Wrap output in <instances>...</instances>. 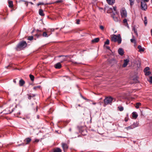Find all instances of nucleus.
Wrapping results in <instances>:
<instances>
[{"label":"nucleus","mask_w":152,"mask_h":152,"mask_svg":"<svg viewBox=\"0 0 152 152\" xmlns=\"http://www.w3.org/2000/svg\"><path fill=\"white\" fill-rule=\"evenodd\" d=\"M93 104H96V103H93Z\"/></svg>","instance_id":"57"},{"label":"nucleus","mask_w":152,"mask_h":152,"mask_svg":"<svg viewBox=\"0 0 152 152\" xmlns=\"http://www.w3.org/2000/svg\"><path fill=\"white\" fill-rule=\"evenodd\" d=\"M141 8L142 10L145 11L147 8V5L145 2L144 1H143V0H141Z\"/></svg>","instance_id":"5"},{"label":"nucleus","mask_w":152,"mask_h":152,"mask_svg":"<svg viewBox=\"0 0 152 152\" xmlns=\"http://www.w3.org/2000/svg\"><path fill=\"white\" fill-rule=\"evenodd\" d=\"M61 150L59 148H57L54 149L53 152H61Z\"/></svg>","instance_id":"23"},{"label":"nucleus","mask_w":152,"mask_h":152,"mask_svg":"<svg viewBox=\"0 0 152 152\" xmlns=\"http://www.w3.org/2000/svg\"><path fill=\"white\" fill-rule=\"evenodd\" d=\"M111 17L113 18L114 21L116 22H119L120 21L119 15L117 12L113 13L111 14Z\"/></svg>","instance_id":"2"},{"label":"nucleus","mask_w":152,"mask_h":152,"mask_svg":"<svg viewBox=\"0 0 152 152\" xmlns=\"http://www.w3.org/2000/svg\"><path fill=\"white\" fill-rule=\"evenodd\" d=\"M151 35H152V28L151 29Z\"/></svg>","instance_id":"54"},{"label":"nucleus","mask_w":152,"mask_h":152,"mask_svg":"<svg viewBox=\"0 0 152 152\" xmlns=\"http://www.w3.org/2000/svg\"><path fill=\"white\" fill-rule=\"evenodd\" d=\"M149 69V67H146L144 69V72H147L148 71Z\"/></svg>","instance_id":"32"},{"label":"nucleus","mask_w":152,"mask_h":152,"mask_svg":"<svg viewBox=\"0 0 152 152\" xmlns=\"http://www.w3.org/2000/svg\"><path fill=\"white\" fill-rule=\"evenodd\" d=\"M132 125L130 126H129L126 127L125 128V129H126L127 130H129L130 129H133V128H132Z\"/></svg>","instance_id":"29"},{"label":"nucleus","mask_w":152,"mask_h":152,"mask_svg":"<svg viewBox=\"0 0 152 152\" xmlns=\"http://www.w3.org/2000/svg\"><path fill=\"white\" fill-rule=\"evenodd\" d=\"M132 116L133 118L136 119L138 116V115L136 112H133L132 113Z\"/></svg>","instance_id":"14"},{"label":"nucleus","mask_w":152,"mask_h":152,"mask_svg":"<svg viewBox=\"0 0 152 152\" xmlns=\"http://www.w3.org/2000/svg\"><path fill=\"white\" fill-rule=\"evenodd\" d=\"M54 29H51V31H54Z\"/></svg>","instance_id":"50"},{"label":"nucleus","mask_w":152,"mask_h":152,"mask_svg":"<svg viewBox=\"0 0 152 152\" xmlns=\"http://www.w3.org/2000/svg\"><path fill=\"white\" fill-rule=\"evenodd\" d=\"M113 100V98L111 97H106L104 100L105 105L110 104L112 103Z\"/></svg>","instance_id":"4"},{"label":"nucleus","mask_w":152,"mask_h":152,"mask_svg":"<svg viewBox=\"0 0 152 152\" xmlns=\"http://www.w3.org/2000/svg\"><path fill=\"white\" fill-rule=\"evenodd\" d=\"M61 56H59V57H61Z\"/></svg>","instance_id":"60"},{"label":"nucleus","mask_w":152,"mask_h":152,"mask_svg":"<svg viewBox=\"0 0 152 152\" xmlns=\"http://www.w3.org/2000/svg\"><path fill=\"white\" fill-rule=\"evenodd\" d=\"M133 80L134 81L133 83H137L138 82V80L136 78L133 79Z\"/></svg>","instance_id":"33"},{"label":"nucleus","mask_w":152,"mask_h":152,"mask_svg":"<svg viewBox=\"0 0 152 152\" xmlns=\"http://www.w3.org/2000/svg\"><path fill=\"white\" fill-rule=\"evenodd\" d=\"M106 48L107 49H110V47H109V46H107L106 47Z\"/></svg>","instance_id":"47"},{"label":"nucleus","mask_w":152,"mask_h":152,"mask_svg":"<svg viewBox=\"0 0 152 152\" xmlns=\"http://www.w3.org/2000/svg\"><path fill=\"white\" fill-rule=\"evenodd\" d=\"M39 141V140L38 139H36L35 140V142H38Z\"/></svg>","instance_id":"43"},{"label":"nucleus","mask_w":152,"mask_h":152,"mask_svg":"<svg viewBox=\"0 0 152 152\" xmlns=\"http://www.w3.org/2000/svg\"><path fill=\"white\" fill-rule=\"evenodd\" d=\"M148 80L152 84V76L150 77Z\"/></svg>","instance_id":"30"},{"label":"nucleus","mask_w":152,"mask_h":152,"mask_svg":"<svg viewBox=\"0 0 152 152\" xmlns=\"http://www.w3.org/2000/svg\"><path fill=\"white\" fill-rule=\"evenodd\" d=\"M139 125V123L137 122H134L133 123V124H132V128H134L138 126Z\"/></svg>","instance_id":"15"},{"label":"nucleus","mask_w":152,"mask_h":152,"mask_svg":"<svg viewBox=\"0 0 152 152\" xmlns=\"http://www.w3.org/2000/svg\"><path fill=\"white\" fill-rule=\"evenodd\" d=\"M118 108L120 111H122L124 110V108L122 107H119Z\"/></svg>","instance_id":"35"},{"label":"nucleus","mask_w":152,"mask_h":152,"mask_svg":"<svg viewBox=\"0 0 152 152\" xmlns=\"http://www.w3.org/2000/svg\"><path fill=\"white\" fill-rule=\"evenodd\" d=\"M29 77L31 80L32 81H33L34 79V76L33 75H30Z\"/></svg>","instance_id":"27"},{"label":"nucleus","mask_w":152,"mask_h":152,"mask_svg":"<svg viewBox=\"0 0 152 152\" xmlns=\"http://www.w3.org/2000/svg\"><path fill=\"white\" fill-rule=\"evenodd\" d=\"M27 45V43L25 41H22L20 42L18 45L16 49L17 50L25 48Z\"/></svg>","instance_id":"3"},{"label":"nucleus","mask_w":152,"mask_h":152,"mask_svg":"<svg viewBox=\"0 0 152 152\" xmlns=\"http://www.w3.org/2000/svg\"><path fill=\"white\" fill-rule=\"evenodd\" d=\"M111 40L114 42H117L118 44H120L122 41L121 35L120 34L117 35L114 34L111 36Z\"/></svg>","instance_id":"1"},{"label":"nucleus","mask_w":152,"mask_h":152,"mask_svg":"<svg viewBox=\"0 0 152 152\" xmlns=\"http://www.w3.org/2000/svg\"><path fill=\"white\" fill-rule=\"evenodd\" d=\"M118 53L121 56H123L124 54V51L121 48L119 49L118 50Z\"/></svg>","instance_id":"11"},{"label":"nucleus","mask_w":152,"mask_h":152,"mask_svg":"<svg viewBox=\"0 0 152 152\" xmlns=\"http://www.w3.org/2000/svg\"><path fill=\"white\" fill-rule=\"evenodd\" d=\"M123 23L124 25L127 27H129L128 25L127 22V20L126 19H124L123 21Z\"/></svg>","instance_id":"22"},{"label":"nucleus","mask_w":152,"mask_h":152,"mask_svg":"<svg viewBox=\"0 0 152 152\" xmlns=\"http://www.w3.org/2000/svg\"><path fill=\"white\" fill-rule=\"evenodd\" d=\"M62 2V0H58L56 1V3H61Z\"/></svg>","instance_id":"40"},{"label":"nucleus","mask_w":152,"mask_h":152,"mask_svg":"<svg viewBox=\"0 0 152 152\" xmlns=\"http://www.w3.org/2000/svg\"><path fill=\"white\" fill-rule=\"evenodd\" d=\"M35 36H37V37H39V36H38L37 35V34H36V35H35Z\"/></svg>","instance_id":"55"},{"label":"nucleus","mask_w":152,"mask_h":152,"mask_svg":"<svg viewBox=\"0 0 152 152\" xmlns=\"http://www.w3.org/2000/svg\"><path fill=\"white\" fill-rule=\"evenodd\" d=\"M62 147L64 151H65V150H66L68 148V146L67 144L65 143H63L62 144Z\"/></svg>","instance_id":"10"},{"label":"nucleus","mask_w":152,"mask_h":152,"mask_svg":"<svg viewBox=\"0 0 152 152\" xmlns=\"http://www.w3.org/2000/svg\"><path fill=\"white\" fill-rule=\"evenodd\" d=\"M31 140V139L30 138H28L24 140L26 144H28Z\"/></svg>","instance_id":"16"},{"label":"nucleus","mask_w":152,"mask_h":152,"mask_svg":"<svg viewBox=\"0 0 152 152\" xmlns=\"http://www.w3.org/2000/svg\"><path fill=\"white\" fill-rule=\"evenodd\" d=\"M39 14L40 15L42 16H44V14L43 13V11L42 9H40L39 10Z\"/></svg>","instance_id":"18"},{"label":"nucleus","mask_w":152,"mask_h":152,"mask_svg":"<svg viewBox=\"0 0 152 152\" xmlns=\"http://www.w3.org/2000/svg\"><path fill=\"white\" fill-rule=\"evenodd\" d=\"M129 61V60L128 59H125L124 60V63L123 65V66L124 67H126L128 64V63Z\"/></svg>","instance_id":"8"},{"label":"nucleus","mask_w":152,"mask_h":152,"mask_svg":"<svg viewBox=\"0 0 152 152\" xmlns=\"http://www.w3.org/2000/svg\"><path fill=\"white\" fill-rule=\"evenodd\" d=\"M44 4L43 3H42V2H39V3H38L37 4V5L38 6H39V5H44Z\"/></svg>","instance_id":"39"},{"label":"nucleus","mask_w":152,"mask_h":152,"mask_svg":"<svg viewBox=\"0 0 152 152\" xmlns=\"http://www.w3.org/2000/svg\"><path fill=\"white\" fill-rule=\"evenodd\" d=\"M42 36L44 37H48L47 33L45 32H44L43 33Z\"/></svg>","instance_id":"28"},{"label":"nucleus","mask_w":152,"mask_h":152,"mask_svg":"<svg viewBox=\"0 0 152 152\" xmlns=\"http://www.w3.org/2000/svg\"><path fill=\"white\" fill-rule=\"evenodd\" d=\"M99 38H96L92 40L91 42L93 43H96L98 42L99 41Z\"/></svg>","instance_id":"20"},{"label":"nucleus","mask_w":152,"mask_h":152,"mask_svg":"<svg viewBox=\"0 0 152 152\" xmlns=\"http://www.w3.org/2000/svg\"><path fill=\"white\" fill-rule=\"evenodd\" d=\"M129 4L131 7H132L134 4V0H129ZM137 3H139L140 0H136Z\"/></svg>","instance_id":"7"},{"label":"nucleus","mask_w":152,"mask_h":152,"mask_svg":"<svg viewBox=\"0 0 152 152\" xmlns=\"http://www.w3.org/2000/svg\"><path fill=\"white\" fill-rule=\"evenodd\" d=\"M132 30L134 31V32L135 33L136 35L138 36V34L137 33V31L136 29L134 27H133L132 29Z\"/></svg>","instance_id":"25"},{"label":"nucleus","mask_w":152,"mask_h":152,"mask_svg":"<svg viewBox=\"0 0 152 152\" xmlns=\"http://www.w3.org/2000/svg\"><path fill=\"white\" fill-rule=\"evenodd\" d=\"M80 20H77V22H76V23L77 24H79V23H80Z\"/></svg>","instance_id":"41"},{"label":"nucleus","mask_w":152,"mask_h":152,"mask_svg":"<svg viewBox=\"0 0 152 152\" xmlns=\"http://www.w3.org/2000/svg\"><path fill=\"white\" fill-rule=\"evenodd\" d=\"M25 83V82L22 79H21L19 81V84L20 86H23Z\"/></svg>","instance_id":"12"},{"label":"nucleus","mask_w":152,"mask_h":152,"mask_svg":"<svg viewBox=\"0 0 152 152\" xmlns=\"http://www.w3.org/2000/svg\"><path fill=\"white\" fill-rule=\"evenodd\" d=\"M107 3L110 5H112L115 3V0H107Z\"/></svg>","instance_id":"17"},{"label":"nucleus","mask_w":152,"mask_h":152,"mask_svg":"<svg viewBox=\"0 0 152 152\" xmlns=\"http://www.w3.org/2000/svg\"><path fill=\"white\" fill-rule=\"evenodd\" d=\"M144 23L145 24V25L146 26L147 24V17H145L144 18Z\"/></svg>","instance_id":"26"},{"label":"nucleus","mask_w":152,"mask_h":152,"mask_svg":"<svg viewBox=\"0 0 152 152\" xmlns=\"http://www.w3.org/2000/svg\"><path fill=\"white\" fill-rule=\"evenodd\" d=\"M61 65L60 62H58L54 65V67L56 69H60L61 67Z\"/></svg>","instance_id":"9"},{"label":"nucleus","mask_w":152,"mask_h":152,"mask_svg":"<svg viewBox=\"0 0 152 152\" xmlns=\"http://www.w3.org/2000/svg\"><path fill=\"white\" fill-rule=\"evenodd\" d=\"M72 63L74 64H77V63L76 62L73 61Z\"/></svg>","instance_id":"51"},{"label":"nucleus","mask_w":152,"mask_h":152,"mask_svg":"<svg viewBox=\"0 0 152 152\" xmlns=\"http://www.w3.org/2000/svg\"><path fill=\"white\" fill-rule=\"evenodd\" d=\"M110 43V41L109 39H107L104 43L105 45H109Z\"/></svg>","instance_id":"31"},{"label":"nucleus","mask_w":152,"mask_h":152,"mask_svg":"<svg viewBox=\"0 0 152 152\" xmlns=\"http://www.w3.org/2000/svg\"><path fill=\"white\" fill-rule=\"evenodd\" d=\"M130 41L131 42L134 43L135 44H136V41L134 36H132V38L130 39Z\"/></svg>","instance_id":"19"},{"label":"nucleus","mask_w":152,"mask_h":152,"mask_svg":"<svg viewBox=\"0 0 152 152\" xmlns=\"http://www.w3.org/2000/svg\"><path fill=\"white\" fill-rule=\"evenodd\" d=\"M31 96L30 95H29L28 97V99H31Z\"/></svg>","instance_id":"45"},{"label":"nucleus","mask_w":152,"mask_h":152,"mask_svg":"<svg viewBox=\"0 0 152 152\" xmlns=\"http://www.w3.org/2000/svg\"><path fill=\"white\" fill-rule=\"evenodd\" d=\"M138 48L139 49V51L140 52H143L144 51V49L142 48V46L140 45L138 46Z\"/></svg>","instance_id":"13"},{"label":"nucleus","mask_w":152,"mask_h":152,"mask_svg":"<svg viewBox=\"0 0 152 152\" xmlns=\"http://www.w3.org/2000/svg\"><path fill=\"white\" fill-rule=\"evenodd\" d=\"M121 14L122 18H126L127 16V12L124 8H122L121 10Z\"/></svg>","instance_id":"6"},{"label":"nucleus","mask_w":152,"mask_h":152,"mask_svg":"<svg viewBox=\"0 0 152 152\" xmlns=\"http://www.w3.org/2000/svg\"><path fill=\"white\" fill-rule=\"evenodd\" d=\"M145 72V74L146 75H148L150 74V72L149 71H147Z\"/></svg>","instance_id":"38"},{"label":"nucleus","mask_w":152,"mask_h":152,"mask_svg":"<svg viewBox=\"0 0 152 152\" xmlns=\"http://www.w3.org/2000/svg\"><path fill=\"white\" fill-rule=\"evenodd\" d=\"M3 112L4 113V114H8V113H5V112L4 111H3Z\"/></svg>","instance_id":"49"},{"label":"nucleus","mask_w":152,"mask_h":152,"mask_svg":"<svg viewBox=\"0 0 152 152\" xmlns=\"http://www.w3.org/2000/svg\"><path fill=\"white\" fill-rule=\"evenodd\" d=\"M36 0H34V1H35Z\"/></svg>","instance_id":"61"},{"label":"nucleus","mask_w":152,"mask_h":152,"mask_svg":"<svg viewBox=\"0 0 152 152\" xmlns=\"http://www.w3.org/2000/svg\"><path fill=\"white\" fill-rule=\"evenodd\" d=\"M113 9L114 11H113V12H117V11H116V7H114L113 8Z\"/></svg>","instance_id":"34"},{"label":"nucleus","mask_w":152,"mask_h":152,"mask_svg":"<svg viewBox=\"0 0 152 152\" xmlns=\"http://www.w3.org/2000/svg\"><path fill=\"white\" fill-rule=\"evenodd\" d=\"M151 2L152 3V0H151Z\"/></svg>","instance_id":"59"},{"label":"nucleus","mask_w":152,"mask_h":152,"mask_svg":"<svg viewBox=\"0 0 152 152\" xmlns=\"http://www.w3.org/2000/svg\"><path fill=\"white\" fill-rule=\"evenodd\" d=\"M69 130L70 131H71V128L69 129Z\"/></svg>","instance_id":"56"},{"label":"nucleus","mask_w":152,"mask_h":152,"mask_svg":"<svg viewBox=\"0 0 152 152\" xmlns=\"http://www.w3.org/2000/svg\"><path fill=\"white\" fill-rule=\"evenodd\" d=\"M125 121L126 122L128 121V119L125 118Z\"/></svg>","instance_id":"53"},{"label":"nucleus","mask_w":152,"mask_h":152,"mask_svg":"<svg viewBox=\"0 0 152 152\" xmlns=\"http://www.w3.org/2000/svg\"><path fill=\"white\" fill-rule=\"evenodd\" d=\"M66 58L65 57H64V58L63 59V61H61V62H62L63 61H65L66 60Z\"/></svg>","instance_id":"42"},{"label":"nucleus","mask_w":152,"mask_h":152,"mask_svg":"<svg viewBox=\"0 0 152 152\" xmlns=\"http://www.w3.org/2000/svg\"><path fill=\"white\" fill-rule=\"evenodd\" d=\"M25 2V4L26 5V6L27 7L28 6V3L27 2H26V1H24Z\"/></svg>","instance_id":"46"},{"label":"nucleus","mask_w":152,"mask_h":152,"mask_svg":"<svg viewBox=\"0 0 152 152\" xmlns=\"http://www.w3.org/2000/svg\"><path fill=\"white\" fill-rule=\"evenodd\" d=\"M33 36L29 37L28 38V40H32L33 39Z\"/></svg>","instance_id":"36"},{"label":"nucleus","mask_w":152,"mask_h":152,"mask_svg":"<svg viewBox=\"0 0 152 152\" xmlns=\"http://www.w3.org/2000/svg\"><path fill=\"white\" fill-rule=\"evenodd\" d=\"M99 28L102 30H103L104 29V27L102 26H99Z\"/></svg>","instance_id":"37"},{"label":"nucleus","mask_w":152,"mask_h":152,"mask_svg":"<svg viewBox=\"0 0 152 152\" xmlns=\"http://www.w3.org/2000/svg\"><path fill=\"white\" fill-rule=\"evenodd\" d=\"M29 3H30L31 4H33V3L32 2H29Z\"/></svg>","instance_id":"52"},{"label":"nucleus","mask_w":152,"mask_h":152,"mask_svg":"<svg viewBox=\"0 0 152 152\" xmlns=\"http://www.w3.org/2000/svg\"><path fill=\"white\" fill-rule=\"evenodd\" d=\"M9 6L10 8H12L13 7V2L12 1H8Z\"/></svg>","instance_id":"21"},{"label":"nucleus","mask_w":152,"mask_h":152,"mask_svg":"<svg viewBox=\"0 0 152 152\" xmlns=\"http://www.w3.org/2000/svg\"><path fill=\"white\" fill-rule=\"evenodd\" d=\"M141 103L140 102H137L136 103L135 107L137 109H138L139 108V106H141Z\"/></svg>","instance_id":"24"},{"label":"nucleus","mask_w":152,"mask_h":152,"mask_svg":"<svg viewBox=\"0 0 152 152\" xmlns=\"http://www.w3.org/2000/svg\"><path fill=\"white\" fill-rule=\"evenodd\" d=\"M78 106H79V107H80V104H78Z\"/></svg>","instance_id":"58"},{"label":"nucleus","mask_w":152,"mask_h":152,"mask_svg":"<svg viewBox=\"0 0 152 152\" xmlns=\"http://www.w3.org/2000/svg\"><path fill=\"white\" fill-rule=\"evenodd\" d=\"M13 82L15 83H16V80L15 79H14L13 80Z\"/></svg>","instance_id":"48"},{"label":"nucleus","mask_w":152,"mask_h":152,"mask_svg":"<svg viewBox=\"0 0 152 152\" xmlns=\"http://www.w3.org/2000/svg\"><path fill=\"white\" fill-rule=\"evenodd\" d=\"M143 1H144L145 2H148L149 0H143Z\"/></svg>","instance_id":"44"}]
</instances>
